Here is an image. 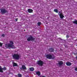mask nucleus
Returning a JSON list of instances; mask_svg holds the SVG:
<instances>
[{
	"label": "nucleus",
	"instance_id": "a878e982",
	"mask_svg": "<svg viewBox=\"0 0 77 77\" xmlns=\"http://www.w3.org/2000/svg\"><path fill=\"white\" fill-rule=\"evenodd\" d=\"M58 14L59 15V14H60V12L59 11L58 12Z\"/></svg>",
	"mask_w": 77,
	"mask_h": 77
},
{
	"label": "nucleus",
	"instance_id": "f3484780",
	"mask_svg": "<svg viewBox=\"0 0 77 77\" xmlns=\"http://www.w3.org/2000/svg\"><path fill=\"white\" fill-rule=\"evenodd\" d=\"M54 11L56 12V13H58V10L56 9H54Z\"/></svg>",
	"mask_w": 77,
	"mask_h": 77
},
{
	"label": "nucleus",
	"instance_id": "39448f33",
	"mask_svg": "<svg viewBox=\"0 0 77 77\" xmlns=\"http://www.w3.org/2000/svg\"><path fill=\"white\" fill-rule=\"evenodd\" d=\"M37 64L39 65V66H42L44 64V62L41 60H39L36 62Z\"/></svg>",
	"mask_w": 77,
	"mask_h": 77
},
{
	"label": "nucleus",
	"instance_id": "6ab92c4d",
	"mask_svg": "<svg viewBox=\"0 0 77 77\" xmlns=\"http://www.w3.org/2000/svg\"><path fill=\"white\" fill-rule=\"evenodd\" d=\"M37 24L38 26H40V25L41 24V22H38L37 23Z\"/></svg>",
	"mask_w": 77,
	"mask_h": 77
},
{
	"label": "nucleus",
	"instance_id": "1a4fd4ad",
	"mask_svg": "<svg viewBox=\"0 0 77 77\" xmlns=\"http://www.w3.org/2000/svg\"><path fill=\"white\" fill-rule=\"evenodd\" d=\"M54 50V49L53 48H50L48 50V51L50 52H53Z\"/></svg>",
	"mask_w": 77,
	"mask_h": 77
},
{
	"label": "nucleus",
	"instance_id": "393cba45",
	"mask_svg": "<svg viewBox=\"0 0 77 77\" xmlns=\"http://www.w3.org/2000/svg\"><path fill=\"white\" fill-rule=\"evenodd\" d=\"M75 70L76 71H77V67L75 68Z\"/></svg>",
	"mask_w": 77,
	"mask_h": 77
},
{
	"label": "nucleus",
	"instance_id": "9b49d317",
	"mask_svg": "<svg viewBox=\"0 0 77 77\" xmlns=\"http://www.w3.org/2000/svg\"><path fill=\"white\" fill-rule=\"evenodd\" d=\"M66 63L67 66H71L72 64L71 63L69 62H66Z\"/></svg>",
	"mask_w": 77,
	"mask_h": 77
},
{
	"label": "nucleus",
	"instance_id": "412c9836",
	"mask_svg": "<svg viewBox=\"0 0 77 77\" xmlns=\"http://www.w3.org/2000/svg\"><path fill=\"white\" fill-rule=\"evenodd\" d=\"M66 38H69L70 37L69 35H66Z\"/></svg>",
	"mask_w": 77,
	"mask_h": 77
},
{
	"label": "nucleus",
	"instance_id": "7ed1b4c3",
	"mask_svg": "<svg viewBox=\"0 0 77 77\" xmlns=\"http://www.w3.org/2000/svg\"><path fill=\"white\" fill-rule=\"evenodd\" d=\"M46 57L47 59H55V57L54 56H52V55L50 54H48L46 55Z\"/></svg>",
	"mask_w": 77,
	"mask_h": 77
},
{
	"label": "nucleus",
	"instance_id": "4468645a",
	"mask_svg": "<svg viewBox=\"0 0 77 77\" xmlns=\"http://www.w3.org/2000/svg\"><path fill=\"white\" fill-rule=\"evenodd\" d=\"M22 68L23 69H26V67L25 65H23L22 66Z\"/></svg>",
	"mask_w": 77,
	"mask_h": 77
},
{
	"label": "nucleus",
	"instance_id": "0eeeda50",
	"mask_svg": "<svg viewBox=\"0 0 77 77\" xmlns=\"http://www.w3.org/2000/svg\"><path fill=\"white\" fill-rule=\"evenodd\" d=\"M0 10L1 12H2V14H5V13L8 12L7 10H6V9L5 8L2 9Z\"/></svg>",
	"mask_w": 77,
	"mask_h": 77
},
{
	"label": "nucleus",
	"instance_id": "f03ea898",
	"mask_svg": "<svg viewBox=\"0 0 77 77\" xmlns=\"http://www.w3.org/2000/svg\"><path fill=\"white\" fill-rule=\"evenodd\" d=\"M13 58L14 60H19L20 57V55L17 54H14L12 55Z\"/></svg>",
	"mask_w": 77,
	"mask_h": 77
},
{
	"label": "nucleus",
	"instance_id": "423d86ee",
	"mask_svg": "<svg viewBox=\"0 0 77 77\" xmlns=\"http://www.w3.org/2000/svg\"><path fill=\"white\" fill-rule=\"evenodd\" d=\"M7 69L6 67H5L2 68V66H0V72H3V71H6Z\"/></svg>",
	"mask_w": 77,
	"mask_h": 77
},
{
	"label": "nucleus",
	"instance_id": "ddd939ff",
	"mask_svg": "<svg viewBox=\"0 0 77 77\" xmlns=\"http://www.w3.org/2000/svg\"><path fill=\"white\" fill-rule=\"evenodd\" d=\"M13 66H18V65L17 63H13Z\"/></svg>",
	"mask_w": 77,
	"mask_h": 77
},
{
	"label": "nucleus",
	"instance_id": "5701e85b",
	"mask_svg": "<svg viewBox=\"0 0 77 77\" xmlns=\"http://www.w3.org/2000/svg\"><path fill=\"white\" fill-rule=\"evenodd\" d=\"M5 35L4 34H2L1 36H2V37H5Z\"/></svg>",
	"mask_w": 77,
	"mask_h": 77
},
{
	"label": "nucleus",
	"instance_id": "20e7f679",
	"mask_svg": "<svg viewBox=\"0 0 77 77\" xmlns=\"http://www.w3.org/2000/svg\"><path fill=\"white\" fill-rule=\"evenodd\" d=\"M35 38L33 37L32 36L30 35L29 37L27 38V41H35Z\"/></svg>",
	"mask_w": 77,
	"mask_h": 77
},
{
	"label": "nucleus",
	"instance_id": "a211bd4d",
	"mask_svg": "<svg viewBox=\"0 0 77 77\" xmlns=\"http://www.w3.org/2000/svg\"><path fill=\"white\" fill-rule=\"evenodd\" d=\"M72 23H74V24H77V20H75L73 22H72Z\"/></svg>",
	"mask_w": 77,
	"mask_h": 77
},
{
	"label": "nucleus",
	"instance_id": "f257e3e1",
	"mask_svg": "<svg viewBox=\"0 0 77 77\" xmlns=\"http://www.w3.org/2000/svg\"><path fill=\"white\" fill-rule=\"evenodd\" d=\"M9 42L10 43H9L8 44H5L6 48H9H9H11L13 49L15 48V46L14 45V42L12 41H9Z\"/></svg>",
	"mask_w": 77,
	"mask_h": 77
},
{
	"label": "nucleus",
	"instance_id": "bb28decb",
	"mask_svg": "<svg viewBox=\"0 0 77 77\" xmlns=\"http://www.w3.org/2000/svg\"><path fill=\"white\" fill-rule=\"evenodd\" d=\"M24 32H25L26 31V30L24 29Z\"/></svg>",
	"mask_w": 77,
	"mask_h": 77
},
{
	"label": "nucleus",
	"instance_id": "9d476101",
	"mask_svg": "<svg viewBox=\"0 0 77 77\" xmlns=\"http://www.w3.org/2000/svg\"><path fill=\"white\" fill-rule=\"evenodd\" d=\"M28 11L29 13H33V10L30 9H28Z\"/></svg>",
	"mask_w": 77,
	"mask_h": 77
},
{
	"label": "nucleus",
	"instance_id": "6e6552de",
	"mask_svg": "<svg viewBox=\"0 0 77 77\" xmlns=\"http://www.w3.org/2000/svg\"><path fill=\"white\" fill-rule=\"evenodd\" d=\"M59 16L61 19H63V18L65 17L64 16H63V14L62 13H60V14H59Z\"/></svg>",
	"mask_w": 77,
	"mask_h": 77
},
{
	"label": "nucleus",
	"instance_id": "b1692460",
	"mask_svg": "<svg viewBox=\"0 0 77 77\" xmlns=\"http://www.w3.org/2000/svg\"><path fill=\"white\" fill-rule=\"evenodd\" d=\"M18 18H17L15 19V20L16 21H18Z\"/></svg>",
	"mask_w": 77,
	"mask_h": 77
},
{
	"label": "nucleus",
	"instance_id": "dca6fc26",
	"mask_svg": "<svg viewBox=\"0 0 77 77\" xmlns=\"http://www.w3.org/2000/svg\"><path fill=\"white\" fill-rule=\"evenodd\" d=\"M29 70L31 71H34V68L33 67H31L30 68Z\"/></svg>",
	"mask_w": 77,
	"mask_h": 77
},
{
	"label": "nucleus",
	"instance_id": "aec40b11",
	"mask_svg": "<svg viewBox=\"0 0 77 77\" xmlns=\"http://www.w3.org/2000/svg\"><path fill=\"white\" fill-rule=\"evenodd\" d=\"M18 76L19 77H22V75H21V74H20V73H19L18 74Z\"/></svg>",
	"mask_w": 77,
	"mask_h": 77
},
{
	"label": "nucleus",
	"instance_id": "2eb2a0df",
	"mask_svg": "<svg viewBox=\"0 0 77 77\" xmlns=\"http://www.w3.org/2000/svg\"><path fill=\"white\" fill-rule=\"evenodd\" d=\"M36 74L38 75L39 76L40 75H41V74L40 73V72L39 71H38L36 73Z\"/></svg>",
	"mask_w": 77,
	"mask_h": 77
},
{
	"label": "nucleus",
	"instance_id": "f8f14e48",
	"mask_svg": "<svg viewBox=\"0 0 77 77\" xmlns=\"http://www.w3.org/2000/svg\"><path fill=\"white\" fill-rule=\"evenodd\" d=\"M58 64L59 65H62L63 64V63L62 61H60L58 62Z\"/></svg>",
	"mask_w": 77,
	"mask_h": 77
},
{
	"label": "nucleus",
	"instance_id": "4be33fe9",
	"mask_svg": "<svg viewBox=\"0 0 77 77\" xmlns=\"http://www.w3.org/2000/svg\"><path fill=\"white\" fill-rule=\"evenodd\" d=\"M2 45H3V44L0 42V47H2Z\"/></svg>",
	"mask_w": 77,
	"mask_h": 77
}]
</instances>
